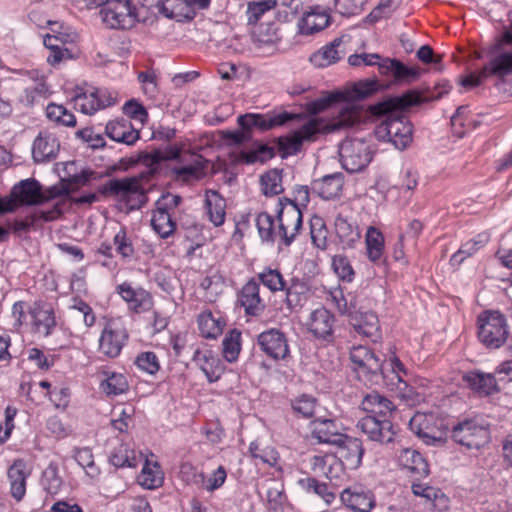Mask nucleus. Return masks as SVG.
Wrapping results in <instances>:
<instances>
[{"mask_svg":"<svg viewBox=\"0 0 512 512\" xmlns=\"http://www.w3.org/2000/svg\"><path fill=\"white\" fill-rule=\"evenodd\" d=\"M240 305L247 315L259 316L265 310V302L260 296V285L255 279L249 280L239 294Z\"/></svg>","mask_w":512,"mask_h":512,"instance_id":"26","label":"nucleus"},{"mask_svg":"<svg viewBox=\"0 0 512 512\" xmlns=\"http://www.w3.org/2000/svg\"><path fill=\"white\" fill-rule=\"evenodd\" d=\"M508 336L509 327L502 313L485 311L478 316V338L487 348H500Z\"/></svg>","mask_w":512,"mask_h":512,"instance_id":"8","label":"nucleus"},{"mask_svg":"<svg viewBox=\"0 0 512 512\" xmlns=\"http://www.w3.org/2000/svg\"><path fill=\"white\" fill-rule=\"evenodd\" d=\"M398 463L418 477L427 476L429 467L423 456L416 450L405 448L398 455Z\"/></svg>","mask_w":512,"mask_h":512,"instance_id":"34","label":"nucleus"},{"mask_svg":"<svg viewBox=\"0 0 512 512\" xmlns=\"http://www.w3.org/2000/svg\"><path fill=\"white\" fill-rule=\"evenodd\" d=\"M328 229L321 217L315 216L310 221V235L315 247L325 250L328 244Z\"/></svg>","mask_w":512,"mask_h":512,"instance_id":"56","label":"nucleus"},{"mask_svg":"<svg viewBox=\"0 0 512 512\" xmlns=\"http://www.w3.org/2000/svg\"><path fill=\"white\" fill-rule=\"evenodd\" d=\"M181 202L179 195L167 193L156 202V208L151 218V226L161 238H168L176 230V222L173 219L175 209Z\"/></svg>","mask_w":512,"mask_h":512,"instance_id":"10","label":"nucleus"},{"mask_svg":"<svg viewBox=\"0 0 512 512\" xmlns=\"http://www.w3.org/2000/svg\"><path fill=\"white\" fill-rule=\"evenodd\" d=\"M153 171L141 173L134 177L110 179L98 188L97 193H84L73 196L72 202L77 205H91L99 201V195L113 197L123 202L129 209H140L147 202V186Z\"/></svg>","mask_w":512,"mask_h":512,"instance_id":"4","label":"nucleus"},{"mask_svg":"<svg viewBox=\"0 0 512 512\" xmlns=\"http://www.w3.org/2000/svg\"><path fill=\"white\" fill-rule=\"evenodd\" d=\"M157 7L163 16L176 21L192 20L194 18V12L184 0H159Z\"/></svg>","mask_w":512,"mask_h":512,"instance_id":"40","label":"nucleus"},{"mask_svg":"<svg viewBox=\"0 0 512 512\" xmlns=\"http://www.w3.org/2000/svg\"><path fill=\"white\" fill-rule=\"evenodd\" d=\"M74 458L76 462L85 470V473L91 479H96L100 474V469L95 464L94 456L90 448H78L75 450Z\"/></svg>","mask_w":512,"mask_h":512,"instance_id":"55","label":"nucleus"},{"mask_svg":"<svg viewBox=\"0 0 512 512\" xmlns=\"http://www.w3.org/2000/svg\"><path fill=\"white\" fill-rule=\"evenodd\" d=\"M330 21L326 11L315 8L307 12L299 23V31L302 35H312L325 29Z\"/></svg>","mask_w":512,"mask_h":512,"instance_id":"38","label":"nucleus"},{"mask_svg":"<svg viewBox=\"0 0 512 512\" xmlns=\"http://www.w3.org/2000/svg\"><path fill=\"white\" fill-rule=\"evenodd\" d=\"M378 88L379 83L375 79L360 80L346 86L343 90L331 92L327 96L308 103L307 110L316 115L332 104L343 102L338 109L337 116L332 119L312 117L298 129L281 136L278 139V146L282 155L285 157L296 155L305 142L315 141L320 134L350 128L361 123L366 118V112L361 105L354 102L369 97Z\"/></svg>","mask_w":512,"mask_h":512,"instance_id":"1","label":"nucleus"},{"mask_svg":"<svg viewBox=\"0 0 512 512\" xmlns=\"http://www.w3.org/2000/svg\"><path fill=\"white\" fill-rule=\"evenodd\" d=\"M113 243L116 246V251L123 258H129L134 254V246L131 238L128 236L125 229H120L113 238Z\"/></svg>","mask_w":512,"mask_h":512,"instance_id":"64","label":"nucleus"},{"mask_svg":"<svg viewBox=\"0 0 512 512\" xmlns=\"http://www.w3.org/2000/svg\"><path fill=\"white\" fill-rule=\"evenodd\" d=\"M412 491L416 496L423 497L428 501L432 502V506L434 508H438L437 502H439L441 505L439 509H443L446 507L448 500L440 490H437L430 486H424L422 484H413Z\"/></svg>","mask_w":512,"mask_h":512,"instance_id":"58","label":"nucleus"},{"mask_svg":"<svg viewBox=\"0 0 512 512\" xmlns=\"http://www.w3.org/2000/svg\"><path fill=\"white\" fill-rule=\"evenodd\" d=\"M286 303L287 306L291 309H295L297 307H301L307 298V293L309 288L307 284L298 279L292 278L290 283H286Z\"/></svg>","mask_w":512,"mask_h":512,"instance_id":"47","label":"nucleus"},{"mask_svg":"<svg viewBox=\"0 0 512 512\" xmlns=\"http://www.w3.org/2000/svg\"><path fill=\"white\" fill-rule=\"evenodd\" d=\"M463 379L473 391L482 396L492 395L499 390L496 379L491 373L471 371L466 373Z\"/></svg>","mask_w":512,"mask_h":512,"instance_id":"33","label":"nucleus"},{"mask_svg":"<svg viewBox=\"0 0 512 512\" xmlns=\"http://www.w3.org/2000/svg\"><path fill=\"white\" fill-rule=\"evenodd\" d=\"M379 73L392 76L396 83H410L419 77V70L408 67L397 59L384 58L379 63Z\"/></svg>","mask_w":512,"mask_h":512,"instance_id":"27","label":"nucleus"},{"mask_svg":"<svg viewBox=\"0 0 512 512\" xmlns=\"http://www.w3.org/2000/svg\"><path fill=\"white\" fill-rule=\"evenodd\" d=\"M198 325L204 337L216 338L222 333L225 321L222 317L216 318L211 311H203L198 316Z\"/></svg>","mask_w":512,"mask_h":512,"instance_id":"48","label":"nucleus"},{"mask_svg":"<svg viewBox=\"0 0 512 512\" xmlns=\"http://www.w3.org/2000/svg\"><path fill=\"white\" fill-rule=\"evenodd\" d=\"M333 465L339 466V463L331 455H314L310 459V466L313 472L330 480L337 478V475L333 472Z\"/></svg>","mask_w":512,"mask_h":512,"instance_id":"52","label":"nucleus"},{"mask_svg":"<svg viewBox=\"0 0 512 512\" xmlns=\"http://www.w3.org/2000/svg\"><path fill=\"white\" fill-rule=\"evenodd\" d=\"M256 226L259 232V236L263 241L266 242H274L276 240L279 241V236L277 234V228L275 226V222L273 217L266 213L262 212L258 214L256 218Z\"/></svg>","mask_w":512,"mask_h":512,"instance_id":"53","label":"nucleus"},{"mask_svg":"<svg viewBox=\"0 0 512 512\" xmlns=\"http://www.w3.org/2000/svg\"><path fill=\"white\" fill-rule=\"evenodd\" d=\"M315 407L316 399L311 395L303 394L292 401V408L294 412L305 418L313 416Z\"/></svg>","mask_w":512,"mask_h":512,"instance_id":"61","label":"nucleus"},{"mask_svg":"<svg viewBox=\"0 0 512 512\" xmlns=\"http://www.w3.org/2000/svg\"><path fill=\"white\" fill-rule=\"evenodd\" d=\"M311 438L317 443L337 445L343 441V425L336 419L317 418L310 424Z\"/></svg>","mask_w":512,"mask_h":512,"instance_id":"18","label":"nucleus"},{"mask_svg":"<svg viewBox=\"0 0 512 512\" xmlns=\"http://www.w3.org/2000/svg\"><path fill=\"white\" fill-rule=\"evenodd\" d=\"M451 438L467 450L480 451L491 441L490 425L482 418H467L453 425Z\"/></svg>","mask_w":512,"mask_h":512,"instance_id":"6","label":"nucleus"},{"mask_svg":"<svg viewBox=\"0 0 512 512\" xmlns=\"http://www.w3.org/2000/svg\"><path fill=\"white\" fill-rule=\"evenodd\" d=\"M335 235L343 249H352L360 241L361 232L355 221L338 213L334 219Z\"/></svg>","mask_w":512,"mask_h":512,"instance_id":"25","label":"nucleus"},{"mask_svg":"<svg viewBox=\"0 0 512 512\" xmlns=\"http://www.w3.org/2000/svg\"><path fill=\"white\" fill-rule=\"evenodd\" d=\"M31 313L35 331L44 337L49 336L56 326L53 309L46 305H36Z\"/></svg>","mask_w":512,"mask_h":512,"instance_id":"39","label":"nucleus"},{"mask_svg":"<svg viewBox=\"0 0 512 512\" xmlns=\"http://www.w3.org/2000/svg\"><path fill=\"white\" fill-rule=\"evenodd\" d=\"M350 360L359 378L372 379L381 375L385 384L390 390L397 391L401 399L408 404L415 401V391L408 385L406 379L408 370L395 354L381 360L369 347L357 345L350 350Z\"/></svg>","mask_w":512,"mask_h":512,"instance_id":"2","label":"nucleus"},{"mask_svg":"<svg viewBox=\"0 0 512 512\" xmlns=\"http://www.w3.org/2000/svg\"><path fill=\"white\" fill-rule=\"evenodd\" d=\"M336 446L339 465L341 464L350 470L357 469L361 465L364 448L360 439L345 435L343 441H340Z\"/></svg>","mask_w":512,"mask_h":512,"instance_id":"21","label":"nucleus"},{"mask_svg":"<svg viewBox=\"0 0 512 512\" xmlns=\"http://www.w3.org/2000/svg\"><path fill=\"white\" fill-rule=\"evenodd\" d=\"M27 477L26 464L22 460H16L8 469L11 494L17 501H20L26 493Z\"/></svg>","mask_w":512,"mask_h":512,"instance_id":"37","label":"nucleus"},{"mask_svg":"<svg viewBox=\"0 0 512 512\" xmlns=\"http://www.w3.org/2000/svg\"><path fill=\"white\" fill-rule=\"evenodd\" d=\"M259 283H262L272 293L284 291L286 289V281L277 268L265 267L257 274Z\"/></svg>","mask_w":512,"mask_h":512,"instance_id":"49","label":"nucleus"},{"mask_svg":"<svg viewBox=\"0 0 512 512\" xmlns=\"http://www.w3.org/2000/svg\"><path fill=\"white\" fill-rule=\"evenodd\" d=\"M372 149L364 139H345L339 145L342 167L349 173L363 170L372 160Z\"/></svg>","mask_w":512,"mask_h":512,"instance_id":"9","label":"nucleus"},{"mask_svg":"<svg viewBox=\"0 0 512 512\" xmlns=\"http://www.w3.org/2000/svg\"><path fill=\"white\" fill-rule=\"evenodd\" d=\"M356 427L367 436L370 441L388 444L394 441L396 431L388 418L367 415L361 418Z\"/></svg>","mask_w":512,"mask_h":512,"instance_id":"15","label":"nucleus"},{"mask_svg":"<svg viewBox=\"0 0 512 512\" xmlns=\"http://www.w3.org/2000/svg\"><path fill=\"white\" fill-rule=\"evenodd\" d=\"M116 292L127 304L129 311L141 314L152 310L154 299L152 294L141 286H134L130 282H123L116 287Z\"/></svg>","mask_w":512,"mask_h":512,"instance_id":"14","label":"nucleus"},{"mask_svg":"<svg viewBox=\"0 0 512 512\" xmlns=\"http://www.w3.org/2000/svg\"><path fill=\"white\" fill-rule=\"evenodd\" d=\"M192 360L203 371L210 382L218 380L221 371L220 360L210 349L206 347L196 348Z\"/></svg>","mask_w":512,"mask_h":512,"instance_id":"32","label":"nucleus"},{"mask_svg":"<svg viewBox=\"0 0 512 512\" xmlns=\"http://www.w3.org/2000/svg\"><path fill=\"white\" fill-rule=\"evenodd\" d=\"M340 45L341 40L335 39L330 44L322 47L311 55V63L316 67H327L336 63L342 57V52L338 49Z\"/></svg>","mask_w":512,"mask_h":512,"instance_id":"43","label":"nucleus"},{"mask_svg":"<svg viewBox=\"0 0 512 512\" xmlns=\"http://www.w3.org/2000/svg\"><path fill=\"white\" fill-rule=\"evenodd\" d=\"M420 103L421 96L418 93L408 92L375 104L372 112L385 116L375 129L376 137L391 142L399 150L407 148L412 142L413 126L402 114V110Z\"/></svg>","mask_w":512,"mask_h":512,"instance_id":"3","label":"nucleus"},{"mask_svg":"<svg viewBox=\"0 0 512 512\" xmlns=\"http://www.w3.org/2000/svg\"><path fill=\"white\" fill-rule=\"evenodd\" d=\"M276 214L279 246L289 247L302 227V212L295 202L288 198H279Z\"/></svg>","mask_w":512,"mask_h":512,"instance_id":"7","label":"nucleus"},{"mask_svg":"<svg viewBox=\"0 0 512 512\" xmlns=\"http://www.w3.org/2000/svg\"><path fill=\"white\" fill-rule=\"evenodd\" d=\"M361 407L367 413L379 418H387L395 409V406L388 398L377 392L367 394L361 402Z\"/></svg>","mask_w":512,"mask_h":512,"instance_id":"35","label":"nucleus"},{"mask_svg":"<svg viewBox=\"0 0 512 512\" xmlns=\"http://www.w3.org/2000/svg\"><path fill=\"white\" fill-rule=\"evenodd\" d=\"M142 461V454L131 449L127 444H120L114 448L110 462L117 468L136 467Z\"/></svg>","mask_w":512,"mask_h":512,"instance_id":"44","label":"nucleus"},{"mask_svg":"<svg viewBox=\"0 0 512 512\" xmlns=\"http://www.w3.org/2000/svg\"><path fill=\"white\" fill-rule=\"evenodd\" d=\"M99 388L107 397H116L125 394L129 389V382L124 373L109 367H102L99 372Z\"/></svg>","mask_w":512,"mask_h":512,"instance_id":"24","label":"nucleus"},{"mask_svg":"<svg viewBox=\"0 0 512 512\" xmlns=\"http://www.w3.org/2000/svg\"><path fill=\"white\" fill-rule=\"evenodd\" d=\"M204 208L209 221L215 226L223 225L226 217V200L216 190L207 189L204 194Z\"/></svg>","mask_w":512,"mask_h":512,"instance_id":"31","label":"nucleus"},{"mask_svg":"<svg viewBox=\"0 0 512 512\" xmlns=\"http://www.w3.org/2000/svg\"><path fill=\"white\" fill-rule=\"evenodd\" d=\"M335 316L326 308L313 310L306 321L308 332L317 340L331 343L334 340Z\"/></svg>","mask_w":512,"mask_h":512,"instance_id":"16","label":"nucleus"},{"mask_svg":"<svg viewBox=\"0 0 512 512\" xmlns=\"http://www.w3.org/2000/svg\"><path fill=\"white\" fill-rule=\"evenodd\" d=\"M502 45H504L502 52L493 64L497 71L509 72L512 70V22L504 34Z\"/></svg>","mask_w":512,"mask_h":512,"instance_id":"50","label":"nucleus"},{"mask_svg":"<svg viewBox=\"0 0 512 512\" xmlns=\"http://www.w3.org/2000/svg\"><path fill=\"white\" fill-rule=\"evenodd\" d=\"M410 430L427 445H441L443 440L432 414L416 413L409 421Z\"/></svg>","mask_w":512,"mask_h":512,"instance_id":"19","label":"nucleus"},{"mask_svg":"<svg viewBox=\"0 0 512 512\" xmlns=\"http://www.w3.org/2000/svg\"><path fill=\"white\" fill-rule=\"evenodd\" d=\"M350 323L353 329L361 336L376 342L380 338V324L378 316L371 312H356L351 316Z\"/></svg>","mask_w":512,"mask_h":512,"instance_id":"30","label":"nucleus"},{"mask_svg":"<svg viewBox=\"0 0 512 512\" xmlns=\"http://www.w3.org/2000/svg\"><path fill=\"white\" fill-rule=\"evenodd\" d=\"M344 178L341 173L326 175L314 182V189L323 199H333L341 194Z\"/></svg>","mask_w":512,"mask_h":512,"instance_id":"41","label":"nucleus"},{"mask_svg":"<svg viewBox=\"0 0 512 512\" xmlns=\"http://www.w3.org/2000/svg\"><path fill=\"white\" fill-rule=\"evenodd\" d=\"M340 498L342 503L354 512H370L375 506L372 491L358 485L344 489Z\"/></svg>","mask_w":512,"mask_h":512,"instance_id":"20","label":"nucleus"},{"mask_svg":"<svg viewBox=\"0 0 512 512\" xmlns=\"http://www.w3.org/2000/svg\"><path fill=\"white\" fill-rule=\"evenodd\" d=\"M46 76L39 70L27 72L25 86L19 95V101L26 106H32L47 99L51 95Z\"/></svg>","mask_w":512,"mask_h":512,"instance_id":"17","label":"nucleus"},{"mask_svg":"<svg viewBox=\"0 0 512 512\" xmlns=\"http://www.w3.org/2000/svg\"><path fill=\"white\" fill-rule=\"evenodd\" d=\"M106 135L118 143L134 145L140 138V132L126 119L109 121L105 127Z\"/></svg>","mask_w":512,"mask_h":512,"instance_id":"29","label":"nucleus"},{"mask_svg":"<svg viewBox=\"0 0 512 512\" xmlns=\"http://www.w3.org/2000/svg\"><path fill=\"white\" fill-rule=\"evenodd\" d=\"M276 0L250 2L247 8L248 23H256L266 12L276 7Z\"/></svg>","mask_w":512,"mask_h":512,"instance_id":"60","label":"nucleus"},{"mask_svg":"<svg viewBox=\"0 0 512 512\" xmlns=\"http://www.w3.org/2000/svg\"><path fill=\"white\" fill-rule=\"evenodd\" d=\"M298 485L308 493H314L320 498H322L326 505H330L334 499L335 495L331 491L326 483H321L315 478H301L298 480Z\"/></svg>","mask_w":512,"mask_h":512,"instance_id":"51","label":"nucleus"},{"mask_svg":"<svg viewBox=\"0 0 512 512\" xmlns=\"http://www.w3.org/2000/svg\"><path fill=\"white\" fill-rule=\"evenodd\" d=\"M260 350L273 360H286L290 356V347L287 336L277 328L263 331L257 337Z\"/></svg>","mask_w":512,"mask_h":512,"instance_id":"13","label":"nucleus"},{"mask_svg":"<svg viewBox=\"0 0 512 512\" xmlns=\"http://www.w3.org/2000/svg\"><path fill=\"white\" fill-rule=\"evenodd\" d=\"M251 456L259 460L261 463L270 467H276L279 462V454L273 447L260 448L256 442H252L249 446Z\"/></svg>","mask_w":512,"mask_h":512,"instance_id":"59","label":"nucleus"},{"mask_svg":"<svg viewBox=\"0 0 512 512\" xmlns=\"http://www.w3.org/2000/svg\"><path fill=\"white\" fill-rule=\"evenodd\" d=\"M74 107L84 114H93L99 109L114 105L116 98L106 90L94 87L78 88L73 97Z\"/></svg>","mask_w":512,"mask_h":512,"instance_id":"12","label":"nucleus"},{"mask_svg":"<svg viewBox=\"0 0 512 512\" xmlns=\"http://www.w3.org/2000/svg\"><path fill=\"white\" fill-rule=\"evenodd\" d=\"M332 268L336 275L343 281L351 282L354 279V270L347 257L336 255L332 258Z\"/></svg>","mask_w":512,"mask_h":512,"instance_id":"62","label":"nucleus"},{"mask_svg":"<svg viewBox=\"0 0 512 512\" xmlns=\"http://www.w3.org/2000/svg\"><path fill=\"white\" fill-rule=\"evenodd\" d=\"M150 158L153 163L177 160L178 165L172 171L176 179L183 182L199 180L206 173L207 161L200 154L185 151L183 146L177 144L153 150Z\"/></svg>","mask_w":512,"mask_h":512,"instance_id":"5","label":"nucleus"},{"mask_svg":"<svg viewBox=\"0 0 512 512\" xmlns=\"http://www.w3.org/2000/svg\"><path fill=\"white\" fill-rule=\"evenodd\" d=\"M42 484L50 494H56L62 486V478L56 466L49 465L43 472Z\"/></svg>","mask_w":512,"mask_h":512,"instance_id":"63","label":"nucleus"},{"mask_svg":"<svg viewBox=\"0 0 512 512\" xmlns=\"http://www.w3.org/2000/svg\"><path fill=\"white\" fill-rule=\"evenodd\" d=\"M129 335L119 319H109L100 334L98 349L108 358H116L120 355L128 341Z\"/></svg>","mask_w":512,"mask_h":512,"instance_id":"11","label":"nucleus"},{"mask_svg":"<svg viewBox=\"0 0 512 512\" xmlns=\"http://www.w3.org/2000/svg\"><path fill=\"white\" fill-rule=\"evenodd\" d=\"M508 29H509V26L503 30L501 36L496 40V43L492 50L491 58L488 61V63L483 67L482 71L479 74H470V75L466 76L465 78H463L461 81L462 86H464L465 88L476 87V86L480 85L482 83L483 79L486 78L488 75H495L499 78H504L505 76L512 74V70L509 72L497 71L494 66L495 64H493L495 59H497V57L502 52V49L504 46V45H502V39L504 37L505 32Z\"/></svg>","mask_w":512,"mask_h":512,"instance_id":"23","label":"nucleus"},{"mask_svg":"<svg viewBox=\"0 0 512 512\" xmlns=\"http://www.w3.org/2000/svg\"><path fill=\"white\" fill-rule=\"evenodd\" d=\"M261 190L265 196L279 195L284 191L282 174L278 170H270L261 176Z\"/></svg>","mask_w":512,"mask_h":512,"instance_id":"54","label":"nucleus"},{"mask_svg":"<svg viewBox=\"0 0 512 512\" xmlns=\"http://www.w3.org/2000/svg\"><path fill=\"white\" fill-rule=\"evenodd\" d=\"M489 240V234L483 232L475 236L473 239L465 242L459 250L451 256V265L456 267L460 266L467 257L474 255L477 251L482 249Z\"/></svg>","mask_w":512,"mask_h":512,"instance_id":"42","label":"nucleus"},{"mask_svg":"<svg viewBox=\"0 0 512 512\" xmlns=\"http://www.w3.org/2000/svg\"><path fill=\"white\" fill-rule=\"evenodd\" d=\"M241 333L237 330H232L225 336L222 342L223 356L228 362L237 360L241 350Z\"/></svg>","mask_w":512,"mask_h":512,"instance_id":"57","label":"nucleus"},{"mask_svg":"<svg viewBox=\"0 0 512 512\" xmlns=\"http://www.w3.org/2000/svg\"><path fill=\"white\" fill-rule=\"evenodd\" d=\"M59 148V141L53 133L41 131L33 142V159L36 162H45L54 159L58 154Z\"/></svg>","mask_w":512,"mask_h":512,"instance_id":"28","label":"nucleus"},{"mask_svg":"<svg viewBox=\"0 0 512 512\" xmlns=\"http://www.w3.org/2000/svg\"><path fill=\"white\" fill-rule=\"evenodd\" d=\"M14 201L16 208L19 205H37L44 201L40 184L34 179H25L14 185L9 197Z\"/></svg>","mask_w":512,"mask_h":512,"instance_id":"22","label":"nucleus"},{"mask_svg":"<svg viewBox=\"0 0 512 512\" xmlns=\"http://www.w3.org/2000/svg\"><path fill=\"white\" fill-rule=\"evenodd\" d=\"M366 255L368 259L379 264L385 252V238L383 233L374 226H369L365 234Z\"/></svg>","mask_w":512,"mask_h":512,"instance_id":"36","label":"nucleus"},{"mask_svg":"<svg viewBox=\"0 0 512 512\" xmlns=\"http://www.w3.org/2000/svg\"><path fill=\"white\" fill-rule=\"evenodd\" d=\"M200 287L205 291L207 301L215 302L227 287L226 279L221 273L215 271L202 279Z\"/></svg>","mask_w":512,"mask_h":512,"instance_id":"46","label":"nucleus"},{"mask_svg":"<svg viewBox=\"0 0 512 512\" xmlns=\"http://www.w3.org/2000/svg\"><path fill=\"white\" fill-rule=\"evenodd\" d=\"M164 474L157 462H150L145 459L141 473L138 476V483L147 489H156L162 485Z\"/></svg>","mask_w":512,"mask_h":512,"instance_id":"45","label":"nucleus"}]
</instances>
